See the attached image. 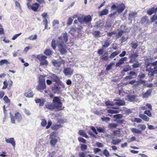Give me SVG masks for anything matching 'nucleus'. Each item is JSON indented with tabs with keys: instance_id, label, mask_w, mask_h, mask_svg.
Wrapping results in <instances>:
<instances>
[{
	"instance_id": "57",
	"label": "nucleus",
	"mask_w": 157,
	"mask_h": 157,
	"mask_svg": "<svg viewBox=\"0 0 157 157\" xmlns=\"http://www.w3.org/2000/svg\"><path fill=\"white\" fill-rule=\"evenodd\" d=\"M140 127V128L141 129V131L145 130L146 128V126L144 124H140L138 126V127Z\"/></svg>"
},
{
	"instance_id": "30",
	"label": "nucleus",
	"mask_w": 157,
	"mask_h": 157,
	"mask_svg": "<svg viewBox=\"0 0 157 157\" xmlns=\"http://www.w3.org/2000/svg\"><path fill=\"white\" fill-rule=\"evenodd\" d=\"M136 62V63H134L132 65L133 68H136L139 67L141 66V64L140 63H139L138 61H137Z\"/></svg>"
},
{
	"instance_id": "17",
	"label": "nucleus",
	"mask_w": 157,
	"mask_h": 157,
	"mask_svg": "<svg viewBox=\"0 0 157 157\" xmlns=\"http://www.w3.org/2000/svg\"><path fill=\"white\" fill-rule=\"evenodd\" d=\"M24 95L26 97L30 98L33 97L34 94L32 91H29L25 93L24 94Z\"/></svg>"
},
{
	"instance_id": "49",
	"label": "nucleus",
	"mask_w": 157,
	"mask_h": 157,
	"mask_svg": "<svg viewBox=\"0 0 157 157\" xmlns=\"http://www.w3.org/2000/svg\"><path fill=\"white\" fill-rule=\"evenodd\" d=\"M37 37V35L35 34L34 36H31L28 38V39L30 40H33L36 39Z\"/></svg>"
},
{
	"instance_id": "20",
	"label": "nucleus",
	"mask_w": 157,
	"mask_h": 157,
	"mask_svg": "<svg viewBox=\"0 0 157 157\" xmlns=\"http://www.w3.org/2000/svg\"><path fill=\"white\" fill-rule=\"evenodd\" d=\"M84 22L87 23L91 21L92 18L90 16L88 15L86 17H84Z\"/></svg>"
},
{
	"instance_id": "4",
	"label": "nucleus",
	"mask_w": 157,
	"mask_h": 157,
	"mask_svg": "<svg viewBox=\"0 0 157 157\" xmlns=\"http://www.w3.org/2000/svg\"><path fill=\"white\" fill-rule=\"evenodd\" d=\"M10 117L11 119V122L12 123L15 124V119L18 122H20L22 119V117L21 114L18 112L16 113L15 114V117H14L12 114L11 112L10 113Z\"/></svg>"
},
{
	"instance_id": "29",
	"label": "nucleus",
	"mask_w": 157,
	"mask_h": 157,
	"mask_svg": "<svg viewBox=\"0 0 157 157\" xmlns=\"http://www.w3.org/2000/svg\"><path fill=\"white\" fill-rule=\"evenodd\" d=\"M123 117V115L121 114H118L114 115L113 116V118H116V120L117 119H121Z\"/></svg>"
},
{
	"instance_id": "34",
	"label": "nucleus",
	"mask_w": 157,
	"mask_h": 157,
	"mask_svg": "<svg viewBox=\"0 0 157 157\" xmlns=\"http://www.w3.org/2000/svg\"><path fill=\"white\" fill-rule=\"evenodd\" d=\"M115 64V63H110L106 67V70L107 71H109L110 70L112 67Z\"/></svg>"
},
{
	"instance_id": "14",
	"label": "nucleus",
	"mask_w": 157,
	"mask_h": 157,
	"mask_svg": "<svg viewBox=\"0 0 157 157\" xmlns=\"http://www.w3.org/2000/svg\"><path fill=\"white\" fill-rule=\"evenodd\" d=\"M137 14V13L136 12H131L129 14L128 19L130 20H132V19L134 18Z\"/></svg>"
},
{
	"instance_id": "7",
	"label": "nucleus",
	"mask_w": 157,
	"mask_h": 157,
	"mask_svg": "<svg viewBox=\"0 0 157 157\" xmlns=\"http://www.w3.org/2000/svg\"><path fill=\"white\" fill-rule=\"evenodd\" d=\"M73 70L70 68H65L63 73L66 75H71L73 73Z\"/></svg>"
},
{
	"instance_id": "47",
	"label": "nucleus",
	"mask_w": 157,
	"mask_h": 157,
	"mask_svg": "<svg viewBox=\"0 0 157 157\" xmlns=\"http://www.w3.org/2000/svg\"><path fill=\"white\" fill-rule=\"evenodd\" d=\"M63 38L64 40L66 42L68 41V37L67 34L66 33H64L63 34Z\"/></svg>"
},
{
	"instance_id": "22",
	"label": "nucleus",
	"mask_w": 157,
	"mask_h": 157,
	"mask_svg": "<svg viewBox=\"0 0 157 157\" xmlns=\"http://www.w3.org/2000/svg\"><path fill=\"white\" fill-rule=\"evenodd\" d=\"M147 71H151L154 74L157 73V66L153 69L151 68H148L146 69Z\"/></svg>"
},
{
	"instance_id": "35",
	"label": "nucleus",
	"mask_w": 157,
	"mask_h": 157,
	"mask_svg": "<svg viewBox=\"0 0 157 157\" xmlns=\"http://www.w3.org/2000/svg\"><path fill=\"white\" fill-rule=\"evenodd\" d=\"M93 35L96 37H100V32L99 31H95L93 33Z\"/></svg>"
},
{
	"instance_id": "40",
	"label": "nucleus",
	"mask_w": 157,
	"mask_h": 157,
	"mask_svg": "<svg viewBox=\"0 0 157 157\" xmlns=\"http://www.w3.org/2000/svg\"><path fill=\"white\" fill-rule=\"evenodd\" d=\"M48 61L44 59L41 61L40 65H47L48 64Z\"/></svg>"
},
{
	"instance_id": "45",
	"label": "nucleus",
	"mask_w": 157,
	"mask_h": 157,
	"mask_svg": "<svg viewBox=\"0 0 157 157\" xmlns=\"http://www.w3.org/2000/svg\"><path fill=\"white\" fill-rule=\"evenodd\" d=\"M44 92L45 93L48 94V95H47V97H50L51 98H53V95L50 93V92L49 90H45L44 91Z\"/></svg>"
},
{
	"instance_id": "26",
	"label": "nucleus",
	"mask_w": 157,
	"mask_h": 157,
	"mask_svg": "<svg viewBox=\"0 0 157 157\" xmlns=\"http://www.w3.org/2000/svg\"><path fill=\"white\" fill-rule=\"evenodd\" d=\"M57 142V139L56 138L52 139L50 141V144L53 146H55Z\"/></svg>"
},
{
	"instance_id": "8",
	"label": "nucleus",
	"mask_w": 157,
	"mask_h": 157,
	"mask_svg": "<svg viewBox=\"0 0 157 157\" xmlns=\"http://www.w3.org/2000/svg\"><path fill=\"white\" fill-rule=\"evenodd\" d=\"M125 8V6L123 3H121L118 5L116 7L118 13H121Z\"/></svg>"
},
{
	"instance_id": "19",
	"label": "nucleus",
	"mask_w": 157,
	"mask_h": 157,
	"mask_svg": "<svg viewBox=\"0 0 157 157\" xmlns=\"http://www.w3.org/2000/svg\"><path fill=\"white\" fill-rule=\"evenodd\" d=\"M116 105L119 106L124 105L125 104L124 101L122 100H118L117 101L115 102Z\"/></svg>"
},
{
	"instance_id": "62",
	"label": "nucleus",
	"mask_w": 157,
	"mask_h": 157,
	"mask_svg": "<svg viewBox=\"0 0 157 157\" xmlns=\"http://www.w3.org/2000/svg\"><path fill=\"white\" fill-rule=\"evenodd\" d=\"M21 33H18V34H16L14 35L12 38V40H14L15 39H16L17 37H18L21 34Z\"/></svg>"
},
{
	"instance_id": "31",
	"label": "nucleus",
	"mask_w": 157,
	"mask_h": 157,
	"mask_svg": "<svg viewBox=\"0 0 157 157\" xmlns=\"http://www.w3.org/2000/svg\"><path fill=\"white\" fill-rule=\"evenodd\" d=\"M44 53L47 56H50L52 54V51L50 49H47L45 51Z\"/></svg>"
},
{
	"instance_id": "15",
	"label": "nucleus",
	"mask_w": 157,
	"mask_h": 157,
	"mask_svg": "<svg viewBox=\"0 0 157 157\" xmlns=\"http://www.w3.org/2000/svg\"><path fill=\"white\" fill-rule=\"evenodd\" d=\"M139 117L145 121L147 122L149 120V118L145 115L140 114Z\"/></svg>"
},
{
	"instance_id": "58",
	"label": "nucleus",
	"mask_w": 157,
	"mask_h": 157,
	"mask_svg": "<svg viewBox=\"0 0 157 157\" xmlns=\"http://www.w3.org/2000/svg\"><path fill=\"white\" fill-rule=\"evenodd\" d=\"M113 134L114 136H117L120 134V131L119 130H115L113 131Z\"/></svg>"
},
{
	"instance_id": "50",
	"label": "nucleus",
	"mask_w": 157,
	"mask_h": 157,
	"mask_svg": "<svg viewBox=\"0 0 157 157\" xmlns=\"http://www.w3.org/2000/svg\"><path fill=\"white\" fill-rule=\"evenodd\" d=\"M100 58L101 59L104 60H106L109 59V56H105V55H104L103 56H101L100 57Z\"/></svg>"
},
{
	"instance_id": "1",
	"label": "nucleus",
	"mask_w": 157,
	"mask_h": 157,
	"mask_svg": "<svg viewBox=\"0 0 157 157\" xmlns=\"http://www.w3.org/2000/svg\"><path fill=\"white\" fill-rule=\"evenodd\" d=\"M46 75H41L39 77L38 84L36 86L37 90L42 92L46 89V86L45 84V78Z\"/></svg>"
},
{
	"instance_id": "10",
	"label": "nucleus",
	"mask_w": 157,
	"mask_h": 157,
	"mask_svg": "<svg viewBox=\"0 0 157 157\" xmlns=\"http://www.w3.org/2000/svg\"><path fill=\"white\" fill-rule=\"evenodd\" d=\"M6 143L11 144L13 147L14 148L15 145V142L13 138H10L8 139H6L5 140Z\"/></svg>"
},
{
	"instance_id": "33",
	"label": "nucleus",
	"mask_w": 157,
	"mask_h": 157,
	"mask_svg": "<svg viewBox=\"0 0 157 157\" xmlns=\"http://www.w3.org/2000/svg\"><path fill=\"white\" fill-rule=\"evenodd\" d=\"M78 21L81 23H83L84 22V16H82L78 17Z\"/></svg>"
},
{
	"instance_id": "37",
	"label": "nucleus",
	"mask_w": 157,
	"mask_h": 157,
	"mask_svg": "<svg viewBox=\"0 0 157 157\" xmlns=\"http://www.w3.org/2000/svg\"><path fill=\"white\" fill-rule=\"evenodd\" d=\"M56 40L54 39H53L51 43V45L52 48L54 49H55L56 48Z\"/></svg>"
},
{
	"instance_id": "2",
	"label": "nucleus",
	"mask_w": 157,
	"mask_h": 157,
	"mask_svg": "<svg viewBox=\"0 0 157 157\" xmlns=\"http://www.w3.org/2000/svg\"><path fill=\"white\" fill-rule=\"evenodd\" d=\"M62 36L59 37L56 40V42L59 52L61 53L64 54L67 52V51L65 44L62 41Z\"/></svg>"
},
{
	"instance_id": "46",
	"label": "nucleus",
	"mask_w": 157,
	"mask_h": 157,
	"mask_svg": "<svg viewBox=\"0 0 157 157\" xmlns=\"http://www.w3.org/2000/svg\"><path fill=\"white\" fill-rule=\"evenodd\" d=\"M124 31L122 30L120 31L116 35L117 38H118L120 37L122 35Z\"/></svg>"
},
{
	"instance_id": "13",
	"label": "nucleus",
	"mask_w": 157,
	"mask_h": 157,
	"mask_svg": "<svg viewBox=\"0 0 157 157\" xmlns=\"http://www.w3.org/2000/svg\"><path fill=\"white\" fill-rule=\"evenodd\" d=\"M127 58L126 57H124L122 58L119 59L118 62L116 63V65L117 66H119L120 65L124 63V62L126 60Z\"/></svg>"
},
{
	"instance_id": "42",
	"label": "nucleus",
	"mask_w": 157,
	"mask_h": 157,
	"mask_svg": "<svg viewBox=\"0 0 157 157\" xmlns=\"http://www.w3.org/2000/svg\"><path fill=\"white\" fill-rule=\"evenodd\" d=\"M87 146L86 145L83 144H81V149L82 151H84L86 150L87 148Z\"/></svg>"
},
{
	"instance_id": "11",
	"label": "nucleus",
	"mask_w": 157,
	"mask_h": 157,
	"mask_svg": "<svg viewBox=\"0 0 157 157\" xmlns=\"http://www.w3.org/2000/svg\"><path fill=\"white\" fill-rule=\"evenodd\" d=\"M45 105L47 109L51 110H53L55 108V106L54 105L53 102L51 103H47L45 104Z\"/></svg>"
},
{
	"instance_id": "60",
	"label": "nucleus",
	"mask_w": 157,
	"mask_h": 157,
	"mask_svg": "<svg viewBox=\"0 0 157 157\" xmlns=\"http://www.w3.org/2000/svg\"><path fill=\"white\" fill-rule=\"evenodd\" d=\"M78 156L79 157H87L85 153L83 152H81L79 153Z\"/></svg>"
},
{
	"instance_id": "25",
	"label": "nucleus",
	"mask_w": 157,
	"mask_h": 157,
	"mask_svg": "<svg viewBox=\"0 0 157 157\" xmlns=\"http://www.w3.org/2000/svg\"><path fill=\"white\" fill-rule=\"evenodd\" d=\"M132 132L136 134H140L142 131L135 128H132L131 129Z\"/></svg>"
},
{
	"instance_id": "24",
	"label": "nucleus",
	"mask_w": 157,
	"mask_h": 157,
	"mask_svg": "<svg viewBox=\"0 0 157 157\" xmlns=\"http://www.w3.org/2000/svg\"><path fill=\"white\" fill-rule=\"evenodd\" d=\"M109 12V10H108L105 9L102 11L99 15L100 16H102L103 15H105L107 14Z\"/></svg>"
},
{
	"instance_id": "55",
	"label": "nucleus",
	"mask_w": 157,
	"mask_h": 157,
	"mask_svg": "<svg viewBox=\"0 0 157 157\" xmlns=\"http://www.w3.org/2000/svg\"><path fill=\"white\" fill-rule=\"evenodd\" d=\"M38 58L39 60L42 61L43 60L47 58V57L44 56H39Z\"/></svg>"
},
{
	"instance_id": "52",
	"label": "nucleus",
	"mask_w": 157,
	"mask_h": 157,
	"mask_svg": "<svg viewBox=\"0 0 157 157\" xmlns=\"http://www.w3.org/2000/svg\"><path fill=\"white\" fill-rule=\"evenodd\" d=\"M117 126V124L115 123H111L109 125L110 128H115Z\"/></svg>"
},
{
	"instance_id": "43",
	"label": "nucleus",
	"mask_w": 157,
	"mask_h": 157,
	"mask_svg": "<svg viewBox=\"0 0 157 157\" xmlns=\"http://www.w3.org/2000/svg\"><path fill=\"white\" fill-rule=\"evenodd\" d=\"M148 19H147V17L146 16L144 17L141 18V22L142 23H144L147 21H148Z\"/></svg>"
},
{
	"instance_id": "16",
	"label": "nucleus",
	"mask_w": 157,
	"mask_h": 157,
	"mask_svg": "<svg viewBox=\"0 0 157 157\" xmlns=\"http://www.w3.org/2000/svg\"><path fill=\"white\" fill-rule=\"evenodd\" d=\"M121 141V139H112L111 143L113 145L118 144Z\"/></svg>"
},
{
	"instance_id": "6",
	"label": "nucleus",
	"mask_w": 157,
	"mask_h": 157,
	"mask_svg": "<svg viewBox=\"0 0 157 157\" xmlns=\"http://www.w3.org/2000/svg\"><path fill=\"white\" fill-rule=\"evenodd\" d=\"M40 6V5L38 3L36 2L31 6V4L29 3L27 4V7L29 9H31L34 11H37Z\"/></svg>"
},
{
	"instance_id": "5",
	"label": "nucleus",
	"mask_w": 157,
	"mask_h": 157,
	"mask_svg": "<svg viewBox=\"0 0 157 157\" xmlns=\"http://www.w3.org/2000/svg\"><path fill=\"white\" fill-rule=\"evenodd\" d=\"M65 63V60L61 58L59 59L54 60L52 61V63L55 67H59L62 64H64Z\"/></svg>"
},
{
	"instance_id": "64",
	"label": "nucleus",
	"mask_w": 157,
	"mask_h": 157,
	"mask_svg": "<svg viewBox=\"0 0 157 157\" xmlns=\"http://www.w3.org/2000/svg\"><path fill=\"white\" fill-rule=\"evenodd\" d=\"M15 5L18 8L20 9L21 10V6L20 5V3L19 2H18L17 1H16L15 2Z\"/></svg>"
},
{
	"instance_id": "32",
	"label": "nucleus",
	"mask_w": 157,
	"mask_h": 157,
	"mask_svg": "<svg viewBox=\"0 0 157 157\" xmlns=\"http://www.w3.org/2000/svg\"><path fill=\"white\" fill-rule=\"evenodd\" d=\"M119 54V52L117 51H115L113 52L109 56L110 58H113L117 56Z\"/></svg>"
},
{
	"instance_id": "59",
	"label": "nucleus",
	"mask_w": 157,
	"mask_h": 157,
	"mask_svg": "<svg viewBox=\"0 0 157 157\" xmlns=\"http://www.w3.org/2000/svg\"><path fill=\"white\" fill-rule=\"evenodd\" d=\"M101 120L103 121H105L107 122L110 120V118L109 117H104L101 118Z\"/></svg>"
},
{
	"instance_id": "41",
	"label": "nucleus",
	"mask_w": 157,
	"mask_h": 157,
	"mask_svg": "<svg viewBox=\"0 0 157 157\" xmlns=\"http://www.w3.org/2000/svg\"><path fill=\"white\" fill-rule=\"evenodd\" d=\"M157 19V16L156 14H155L152 16L151 18V22H154Z\"/></svg>"
},
{
	"instance_id": "54",
	"label": "nucleus",
	"mask_w": 157,
	"mask_h": 157,
	"mask_svg": "<svg viewBox=\"0 0 157 157\" xmlns=\"http://www.w3.org/2000/svg\"><path fill=\"white\" fill-rule=\"evenodd\" d=\"M105 104L106 106H112L114 105L113 102L109 101H106Z\"/></svg>"
},
{
	"instance_id": "56",
	"label": "nucleus",
	"mask_w": 157,
	"mask_h": 157,
	"mask_svg": "<svg viewBox=\"0 0 157 157\" xmlns=\"http://www.w3.org/2000/svg\"><path fill=\"white\" fill-rule=\"evenodd\" d=\"M38 58L39 60L42 61L43 60L47 58V57L44 56H39Z\"/></svg>"
},
{
	"instance_id": "9",
	"label": "nucleus",
	"mask_w": 157,
	"mask_h": 157,
	"mask_svg": "<svg viewBox=\"0 0 157 157\" xmlns=\"http://www.w3.org/2000/svg\"><path fill=\"white\" fill-rule=\"evenodd\" d=\"M50 77L52 80L57 83H60L61 82L59 77L55 74H52Z\"/></svg>"
},
{
	"instance_id": "39",
	"label": "nucleus",
	"mask_w": 157,
	"mask_h": 157,
	"mask_svg": "<svg viewBox=\"0 0 157 157\" xmlns=\"http://www.w3.org/2000/svg\"><path fill=\"white\" fill-rule=\"evenodd\" d=\"M139 56V55L136 53H135L133 54H132L129 57L130 59H135Z\"/></svg>"
},
{
	"instance_id": "28",
	"label": "nucleus",
	"mask_w": 157,
	"mask_h": 157,
	"mask_svg": "<svg viewBox=\"0 0 157 157\" xmlns=\"http://www.w3.org/2000/svg\"><path fill=\"white\" fill-rule=\"evenodd\" d=\"M132 47L135 49L136 48L138 47V44H137V42H132L131 43Z\"/></svg>"
},
{
	"instance_id": "44",
	"label": "nucleus",
	"mask_w": 157,
	"mask_h": 157,
	"mask_svg": "<svg viewBox=\"0 0 157 157\" xmlns=\"http://www.w3.org/2000/svg\"><path fill=\"white\" fill-rule=\"evenodd\" d=\"M103 153L107 157L109 156V153L107 149H105L103 151Z\"/></svg>"
},
{
	"instance_id": "51",
	"label": "nucleus",
	"mask_w": 157,
	"mask_h": 157,
	"mask_svg": "<svg viewBox=\"0 0 157 157\" xmlns=\"http://www.w3.org/2000/svg\"><path fill=\"white\" fill-rule=\"evenodd\" d=\"M97 129L98 131L99 132H105L104 130L102 128L100 127H97Z\"/></svg>"
},
{
	"instance_id": "27",
	"label": "nucleus",
	"mask_w": 157,
	"mask_h": 157,
	"mask_svg": "<svg viewBox=\"0 0 157 157\" xmlns=\"http://www.w3.org/2000/svg\"><path fill=\"white\" fill-rule=\"evenodd\" d=\"M151 90H149L147 91L143 95V97L144 98H147L151 94Z\"/></svg>"
},
{
	"instance_id": "21",
	"label": "nucleus",
	"mask_w": 157,
	"mask_h": 157,
	"mask_svg": "<svg viewBox=\"0 0 157 157\" xmlns=\"http://www.w3.org/2000/svg\"><path fill=\"white\" fill-rule=\"evenodd\" d=\"M60 87H58L56 85H54L52 87V90L54 93L59 92Z\"/></svg>"
},
{
	"instance_id": "12",
	"label": "nucleus",
	"mask_w": 157,
	"mask_h": 157,
	"mask_svg": "<svg viewBox=\"0 0 157 157\" xmlns=\"http://www.w3.org/2000/svg\"><path fill=\"white\" fill-rule=\"evenodd\" d=\"M104 23L105 22L103 21H97L95 24V27L97 28H102L104 26Z\"/></svg>"
},
{
	"instance_id": "3",
	"label": "nucleus",
	"mask_w": 157,
	"mask_h": 157,
	"mask_svg": "<svg viewBox=\"0 0 157 157\" xmlns=\"http://www.w3.org/2000/svg\"><path fill=\"white\" fill-rule=\"evenodd\" d=\"M52 102L55 108H56L57 111L62 110L64 107H63V104L61 102L60 99H53Z\"/></svg>"
},
{
	"instance_id": "36",
	"label": "nucleus",
	"mask_w": 157,
	"mask_h": 157,
	"mask_svg": "<svg viewBox=\"0 0 157 157\" xmlns=\"http://www.w3.org/2000/svg\"><path fill=\"white\" fill-rule=\"evenodd\" d=\"M110 44V43L109 42L108 40H106L104 42V44L102 45V47L103 48H107L108 47Z\"/></svg>"
},
{
	"instance_id": "61",
	"label": "nucleus",
	"mask_w": 157,
	"mask_h": 157,
	"mask_svg": "<svg viewBox=\"0 0 157 157\" xmlns=\"http://www.w3.org/2000/svg\"><path fill=\"white\" fill-rule=\"evenodd\" d=\"M47 123V121L45 120V119H43L42 120L41 124V126H42L43 127H44L46 125Z\"/></svg>"
},
{
	"instance_id": "63",
	"label": "nucleus",
	"mask_w": 157,
	"mask_h": 157,
	"mask_svg": "<svg viewBox=\"0 0 157 157\" xmlns=\"http://www.w3.org/2000/svg\"><path fill=\"white\" fill-rule=\"evenodd\" d=\"M128 74L130 75H132V76H133V78H135L136 76H137V74L134 71H131Z\"/></svg>"
},
{
	"instance_id": "23",
	"label": "nucleus",
	"mask_w": 157,
	"mask_h": 157,
	"mask_svg": "<svg viewBox=\"0 0 157 157\" xmlns=\"http://www.w3.org/2000/svg\"><path fill=\"white\" fill-rule=\"evenodd\" d=\"M4 64H10V63L6 59H2L0 61V66H2Z\"/></svg>"
},
{
	"instance_id": "38",
	"label": "nucleus",
	"mask_w": 157,
	"mask_h": 157,
	"mask_svg": "<svg viewBox=\"0 0 157 157\" xmlns=\"http://www.w3.org/2000/svg\"><path fill=\"white\" fill-rule=\"evenodd\" d=\"M144 113L146 114L149 117H151L152 114L150 110H146L144 111Z\"/></svg>"
},
{
	"instance_id": "18",
	"label": "nucleus",
	"mask_w": 157,
	"mask_h": 157,
	"mask_svg": "<svg viewBox=\"0 0 157 157\" xmlns=\"http://www.w3.org/2000/svg\"><path fill=\"white\" fill-rule=\"evenodd\" d=\"M147 14L149 15H151L153 13H155V8L152 7L149 9L147 11Z\"/></svg>"
},
{
	"instance_id": "53",
	"label": "nucleus",
	"mask_w": 157,
	"mask_h": 157,
	"mask_svg": "<svg viewBox=\"0 0 157 157\" xmlns=\"http://www.w3.org/2000/svg\"><path fill=\"white\" fill-rule=\"evenodd\" d=\"M59 24V21L57 20H54L52 22V25L54 27H55L56 25Z\"/></svg>"
},
{
	"instance_id": "48",
	"label": "nucleus",
	"mask_w": 157,
	"mask_h": 157,
	"mask_svg": "<svg viewBox=\"0 0 157 157\" xmlns=\"http://www.w3.org/2000/svg\"><path fill=\"white\" fill-rule=\"evenodd\" d=\"M78 140L79 142L83 143H86V140L82 137H78Z\"/></svg>"
}]
</instances>
